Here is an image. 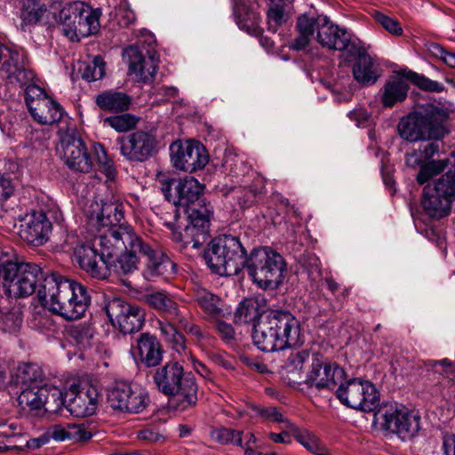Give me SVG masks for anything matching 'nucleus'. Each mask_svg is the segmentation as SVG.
Instances as JSON below:
<instances>
[{
	"label": "nucleus",
	"mask_w": 455,
	"mask_h": 455,
	"mask_svg": "<svg viewBox=\"0 0 455 455\" xmlns=\"http://www.w3.org/2000/svg\"><path fill=\"white\" fill-rule=\"evenodd\" d=\"M25 101L34 119L41 124H53L63 116L61 106L37 85L26 88Z\"/></svg>",
	"instance_id": "obj_14"
},
{
	"label": "nucleus",
	"mask_w": 455,
	"mask_h": 455,
	"mask_svg": "<svg viewBox=\"0 0 455 455\" xmlns=\"http://www.w3.org/2000/svg\"><path fill=\"white\" fill-rule=\"evenodd\" d=\"M119 239L130 242V236L126 234L104 233L100 234L95 239L96 245L78 244L74 251L76 262L92 278L104 280L108 277L107 259L111 258L116 250L124 246Z\"/></svg>",
	"instance_id": "obj_5"
},
{
	"label": "nucleus",
	"mask_w": 455,
	"mask_h": 455,
	"mask_svg": "<svg viewBox=\"0 0 455 455\" xmlns=\"http://www.w3.org/2000/svg\"><path fill=\"white\" fill-rule=\"evenodd\" d=\"M212 214L213 207L210 204L204 203L199 207H191L188 210V224L181 232L173 233V239L183 247L200 248L210 237V220Z\"/></svg>",
	"instance_id": "obj_8"
},
{
	"label": "nucleus",
	"mask_w": 455,
	"mask_h": 455,
	"mask_svg": "<svg viewBox=\"0 0 455 455\" xmlns=\"http://www.w3.org/2000/svg\"><path fill=\"white\" fill-rule=\"evenodd\" d=\"M315 20L317 30L316 41L322 47L335 51L350 48V38L346 29L335 25L324 15H318Z\"/></svg>",
	"instance_id": "obj_21"
},
{
	"label": "nucleus",
	"mask_w": 455,
	"mask_h": 455,
	"mask_svg": "<svg viewBox=\"0 0 455 455\" xmlns=\"http://www.w3.org/2000/svg\"><path fill=\"white\" fill-rule=\"evenodd\" d=\"M273 6L269 8L267 13L269 28L275 31L278 27L286 22V14L290 11L293 0H276L271 1Z\"/></svg>",
	"instance_id": "obj_42"
},
{
	"label": "nucleus",
	"mask_w": 455,
	"mask_h": 455,
	"mask_svg": "<svg viewBox=\"0 0 455 455\" xmlns=\"http://www.w3.org/2000/svg\"><path fill=\"white\" fill-rule=\"evenodd\" d=\"M105 75V62L100 56L94 57L92 62L87 65L83 72V78L89 81H97Z\"/></svg>",
	"instance_id": "obj_50"
},
{
	"label": "nucleus",
	"mask_w": 455,
	"mask_h": 455,
	"mask_svg": "<svg viewBox=\"0 0 455 455\" xmlns=\"http://www.w3.org/2000/svg\"><path fill=\"white\" fill-rule=\"evenodd\" d=\"M373 18L389 33L396 36L402 35L403 28L396 19L391 18L380 12H376L373 14Z\"/></svg>",
	"instance_id": "obj_53"
},
{
	"label": "nucleus",
	"mask_w": 455,
	"mask_h": 455,
	"mask_svg": "<svg viewBox=\"0 0 455 455\" xmlns=\"http://www.w3.org/2000/svg\"><path fill=\"white\" fill-rule=\"evenodd\" d=\"M448 119L449 113L445 109L430 105L403 117L398 124V132L402 139L410 142L442 140L450 132Z\"/></svg>",
	"instance_id": "obj_4"
},
{
	"label": "nucleus",
	"mask_w": 455,
	"mask_h": 455,
	"mask_svg": "<svg viewBox=\"0 0 455 455\" xmlns=\"http://www.w3.org/2000/svg\"><path fill=\"white\" fill-rule=\"evenodd\" d=\"M52 231V223L42 212H34L27 216L20 227V236L28 243L34 246H41L49 239Z\"/></svg>",
	"instance_id": "obj_22"
},
{
	"label": "nucleus",
	"mask_w": 455,
	"mask_h": 455,
	"mask_svg": "<svg viewBox=\"0 0 455 455\" xmlns=\"http://www.w3.org/2000/svg\"><path fill=\"white\" fill-rule=\"evenodd\" d=\"M408 89V84L402 78L387 81L381 97L383 106L392 108L396 103L403 101L407 97Z\"/></svg>",
	"instance_id": "obj_38"
},
{
	"label": "nucleus",
	"mask_w": 455,
	"mask_h": 455,
	"mask_svg": "<svg viewBox=\"0 0 455 455\" xmlns=\"http://www.w3.org/2000/svg\"><path fill=\"white\" fill-rule=\"evenodd\" d=\"M104 122L118 132H126L135 128L138 118L131 114H124L107 117Z\"/></svg>",
	"instance_id": "obj_49"
},
{
	"label": "nucleus",
	"mask_w": 455,
	"mask_h": 455,
	"mask_svg": "<svg viewBox=\"0 0 455 455\" xmlns=\"http://www.w3.org/2000/svg\"><path fill=\"white\" fill-rule=\"evenodd\" d=\"M215 327L224 340L230 341L235 339V331L231 324L223 321H217Z\"/></svg>",
	"instance_id": "obj_62"
},
{
	"label": "nucleus",
	"mask_w": 455,
	"mask_h": 455,
	"mask_svg": "<svg viewBox=\"0 0 455 455\" xmlns=\"http://www.w3.org/2000/svg\"><path fill=\"white\" fill-rule=\"evenodd\" d=\"M263 314L259 312V305L257 299L253 298H246L243 299L237 306L234 321L236 324H249L253 326L257 324L259 317Z\"/></svg>",
	"instance_id": "obj_40"
},
{
	"label": "nucleus",
	"mask_w": 455,
	"mask_h": 455,
	"mask_svg": "<svg viewBox=\"0 0 455 455\" xmlns=\"http://www.w3.org/2000/svg\"><path fill=\"white\" fill-rule=\"evenodd\" d=\"M134 355L147 367H154L163 360V348L156 336L145 332L136 339Z\"/></svg>",
	"instance_id": "obj_28"
},
{
	"label": "nucleus",
	"mask_w": 455,
	"mask_h": 455,
	"mask_svg": "<svg viewBox=\"0 0 455 455\" xmlns=\"http://www.w3.org/2000/svg\"><path fill=\"white\" fill-rule=\"evenodd\" d=\"M116 17L118 19L119 24L124 27L130 26L136 20L135 13L127 6H120L116 10Z\"/></svg>",
	"instance_id": "obj_59"
},
{
	"label": "nucleus",
	"mask_w": 455,
	"mask_h": 455,
	"mask_svg": "<svg viewBox=\"0 0 455 455\" xmlns=\"http://www.w3.org/2000/svg\"><path fill=\"white\" fill-rule=\"evenodd\" d=\"M336 395L342 404L367 412L374 411L379 402V393L373 384L358 378L345 381L336 389Z\"/></svg>",
	"instance_id": "obj_9"
},
{
	"label": "nucleus",
	"mask_w": 455,
	"mask_h": 455,
	"mask_svg": "<svg viewBox=\"0 0 455 455\" xmlns=\"http://www.w3.org/2000/svg\"><path fill=\"white\" fill-rule=\"evenodd\" d=\"M108 401L115 410L139 413L145 410L149 399L141 387L119 381L108 390Z\"/></svg>",
	"instance_id": "obj_13"
},
{
	"label": "nucleus",
	"mask_w": 455,
	"mask_h": 455,
	"mask_svg": "<svg viewBox=\"0 0 455 455\" xmlns=\"http://www.w3.org/2000/svg\"><path fill=\"white\" fill-rule=\"evenodd\" d=\"M296 30L298 36L291 42L290 48L296 51L304 50L309 45L315 30V18L306 14L299 15L297 18Z\"/></svg>",
	"instance_id": "obj_36"
},
{
	"label": "nucleus",
	"mask_w": 455,
	"mask_h": 455,
	"mask_svg": "<svg viewBox=\"0 0 455 455\" xmlns=\"http://www.w3.org/2000/svg\"><path fill=\"white\" fill-rule=\"evenodd\" d=\"M71 336L74 338L76 345L80 348H85L90 346L92 335L86 329L78 327L75 328L71 331Z\"/></svg>",
	"instance_id": "obj_58"
},
{
	"label": "nucleus",
	"mask_w": 455,
	"mask_h": 455,
	"mask_svg": "<svg viewBox=\"0 0 455 455\" xmlns=\"http://www.w3.org/2000/svg\"><path fill=\"white\" fill-rule=\"evenodd\" d=\"M449 168L447 172H451L455 178V151L451 152L446 158L442 160H432L427 165L424 166L417 175V181L419 184L427 182L432 177L441 173L445 169Z\"/></svg>",
	"instance_id": "obj_37"
},
{
	"label": "nucleus",
	"mask_w": 455,
	"mask_h": 455,
	"mask_svg": "<svg viewBox=\"0 0 455 455\" xmlns=\"http://www.w3.org/2000/svg\"><path fill=\"white\" fill-rule=\"evenodd\" d=\"M124 59L128 64L129 75L137 82L150 83L158 69L159 59L155 48L147 50V56L138 45H130L124 50Z\"/></svg>",
	"instance_id": "obj_18"
},
{
	"label": "nucleus",
	"mask_w": 455,
	"mask_h": 455,
	"mask_svg": "<svg viewBox=\"0 0 455 455\" xmlns=\"http://www.w3.org/2000/svg\"><path fill=\"white\" fill-rule=\"evenodd\" d=\"M72 394L74 396L69 399L67 408L74 417H88L96 411L99 401V392L96 387L90 386L76 393L72 391Z\"/></svg>",
	"instance_id": "obj_27"
},
{
	"label": "nucleus",
	"mask_w": 455,
	"mask_h": 455,
	"mask_svg": "<svg viewBox=\"0 0 455 455\" xmlns=\"http://www.w3.org/2000/svg\"><path fill=\"white\" fill-rule=\"evenodd\" d=\"M64 0H32V5L28 12L29 21H40L47 13L55 14L63 7Z\"/></svg>",
	"instance_id": "obj_41"
},
{
	"label": "nucleus",
	"mask_w": 455,
	"mask_h": 455,
	"mask_svg": "<svg viewBox=\"0 0 455 455\" xmlns=\"http://www.w3.org/2000/svg\"><path fill=\"white\" fill-rule=\"evenodd\" d=\"M14 192V185L8 174L0 173V203L7 200Z\"/></svg>",
	"instance_id": "obj_57"
},
{
	"label": "nucleus",
	"mask_w": 455,
	"mask_h": 455,
	"mask_svg": "<svg viewBox=\"0 0 455 455\" xmlns=\"http://www.w3.org/2000/svg\"><path fill=\"white\" fill-rule=\"evenodd\" d=\"M148 258L143 276L148 281H155L157 278H167L176 271V265L162 251L154 250L148 244V251L141 252Z\"/></svg>",
	"instance_id": "obj_26"
},
{
	"label": "nucleus",
	"mask_w": 455,
	"mask_h": 455,
	"mask_svg": "<svg viewBox=\"0 0 455 455\" xmlns=\"http://www.w3.org/2000/svg\"><path fill=\"white\" fill-rule=\"evenodd\" d=\"M22 323L21 313L19 309H12L2 314L0 318V329L4 332L17 333Z\"/></svg>",
	"instance_id": "obj_48"
},
{
	"label": "nucleus",
	"mask_w": 455,
	"mask_h": 455,
	"mask_svg": "<svg viewBox=\"0 0 455 455\" xmlns=\"http://www.w3.org/2000/svg\"><path fill=\"white\" fill-rule=\"evenodd\" d=\"M106 314L124 334L139 331L145 322V311L139 306L115 298L105 307Z\"/></svg>",
	"instance_id": "obj_15"
},
{
	"label": "nucleus",
	"mask_w": 455,
	"mask_h": 455,
	"mask_svg": "<svg viewBox=\"0 0 455 455\" xmlns=\"http://www.w3.org/2000/svg\"><path fill=\"white\" fill-rule=\"evenodd\" d=\"M345 378L346 373L341 367L336 364H323L318 358H312V364L305 381L309 387H315L317 390L323 388L333 390L344 384Z\"/></svg>",
	"instance_id": "obj_19"
},
{
	"label": "nucleus",
	"mask_w": 455,
	"mask_h": 455,
	"mask_svg": "<svg viewBox=\"0 0 455 455\" xmlns=\"http://www.w3.org/2000/svg\"><path fill=\"white\" fill-rule=\"evenodd\" d=\"M243 431L228 428L225 427H213L211 429V438L222 445L243 446Z\"/></svg>",
	"instance_id": "obj_44"
},
{
	"label": "nucleus",
	"mask_w": 455,
	"mask_h": 455,
	"mask_svg": "<svg viewBox=\"0 0 455 455\" xmlns=\"http://www.w3.org/2000/svg\"><path fill=\"white\" fill-rule=\"evenodd\" d=\"M109 233L114 235L119 233L126 234L130 236V242L120 240L124 248L116 250L111 258L107 259L108 267V276L113 272L116 275H126L138 269L139 257L138 253L148 251V243L134 230L132 227H121L111 230Z\"/></svg>",
	"instance_id": "obj_7"
},
{
	"label": "nucleus",
	"mask_w": 455,
	"mask_h": 455,
	"mask_svg": "<svg viewBox=\"0 0 455 455\" xmlns=\"http://www.w3.org/2000/svg\"><path fill=\"white\" fill-rule=\"evenodd\" d=\"M62 158L67 166L78 172L88 173L93 163L84 141L74 134H65L60 140Z\"/></svg>",
	"instance_id": "obj_20"
},
{
	"label": "nucleus",
	"mask_w": 455,
	"mask_h": 455,
	"mask_svg": "<svg viewBox=\"0 0 455 455\" xmlns=\"http://www.w3.org/2000/svg\"><path fill=\"white\" fill-rule=\"evenodd\" d=\"M146 302L154 309L164 312L175 320L180 313L184 309L181 308L173 299V298L163 291H155L146 295Z\"/></svg>",
	"instance_id": "obj_39"
},
{
	"label": "nucleus",
	"mask_w": 455,
	"mask_h": 455,
	"mask_svg": "<svg viewBox=\"0 0 455 455\" xmlns=\"http://www.w3.org/2000/svg\"><path fill=\"white\" fill-rule=\"evenodd\" d=\"M294 437L298 443L303 445L308 451L315 455H329L325 445L313 433L308 431L299 432L294 428Z\"/></svg>",
	"instance_id": "obj_46"
},
{
	"label": "nucleus",
	"mask_w": 455,
	"mask_h": 455,
	"mask_svg": "<svg viewBox=\"0 0 455 455\" xmlns=\"http://www.w3.org/2000/svg\"><path fill=\"white\" fill-rule=\"evenodd\" d=\"M167 201L175 205L191 208L199 207L196 204L203 193L204 186L195 178L171 179L165 174H158L156 180ZM204 205V203L202 204Z\"/></svg>",
	"instance_id": "obj_10"
},
{
	"label": "nucleus",
	"mask_w": 455,
	"mask_h": 455,
	"mask_svg": "<svg viewBox=\"0 0 455 455\" xmlns=\"http://www.w3.org/2000/svg\"><path fill=\"white\" fill-rule=\"evenodd\" d=\"M408 78L417 85L419 89L431 92H441L444 90V86L437 82L431 80L424 76H420L415 72H410Z\"/></svg>",
	"instance_id": "obj_51"
},
{
	"label": "nucleus",
	"mask_w": 455,
	"mask_h": 455,
	"mask_svg": "<svg viewBox=\"0 0 455 455\" xmlns=\"http://www.w3.org/2000/svg\"><path fill=\"white\" fill-rule=\"evenodd\" d=\"M384 429L396 434L403 440H410L420 430L421 418L419 412L389 404L378 412Z\"/></svg>",
	"instance_id": "obj_12"
},
{
	"label": "nucleus",
	"mask_w": 455,
	"mask_h": 455,
	"mask_svg": "<svg viewBox=\"0 0 455 455\" xmlns=\"http://www.w3.org/2000/svg\"><path fill=\"white\" fill-rule=\"evenodd\" d=\"M123 219V206L114 203H107L102 204L100 213L96 217V224L102 228H106L101 234L108 233L121 227H132L128 224H122Z\"/></svg>",
	"instance_id": "obj_33"
},
{
	"label": "nucleus",
	"mask_w": 455,
	"mask_h": 455,
	"mask_svg": "<svg viewBox=\"0 0 455 455\" xmlns=\"http://www.w3.org/2000/svg\"><path fill=\"white\" fill-rule=\"evenodd\" d=\"M46 275L30 262L6 260L0 264V281L9 296L27 298L38 291Z\"/></svg>",
	"instance_id": "obj_6"
},
{
	"label": "nucleus",
	"mask_w": 455,
	"mask_h": 455,
	"mask_svg": "<svg viewBox=\"0 0 455 455\" xmlns=\"http://www.w3.org/2000/svg\"><path fill=\"white\" fill-rule=\"evenodd\" d=\"M43 371L36 363H28L23 367L21 371V379L24 383L33 384L41 380Z\"/></svg>",
	"instance_id": "obj_55"
},
{
	"label": "nucleus",
	"mask_w": 455,
	"mask_h": 455,
	"mask_svg": "<svg viewBox=\"0 0 455 455\" xmlns=\"http://www.w3.org/2000/svg\"><path fill=\"white\" fill-rule=\"evenodd\" d=\"M420 153H422V156L426 163L431 162L430 160L439 153L440 147L436 142H430L424 146H421L419 148Z\"/></svg>",
	"instance_id": "obj_63"
},
{
	"label": "nucleus",
	"mask_w": 455,
	"mask_h": 455,
	"mask_svg": "<svg viewBox=\"0 0 455 455\" xmlns=\"http://www.w3.org/2000/svg\"><path fill=\"white\" fill-rule=\"evenodd\" d=\"M82 3V1H74L67 4L60 9L56 20L62 34L72 42H75L76 39L78 28L76 24L81 13Z\"/></svg>",
	"instance_id": "obj_30"
},
{
	"label": "nucleus",
	"mask_w": 455,
	"mask_h": 455,
	"mask_svg": "<svg viewBox=\"0 0 455 455\" xmlns=\"http://www.w3.org/2000/svg\"><path fill=\"white\" fill-rule=\"evenodd\" d=\"M188 315H189V313L187 312L186 308H184L180 313V315H178L175 318V321H177L180 323V327L187 333L193 335L194 337L196 338L197 340H201L204 337V333L198 325L188 321Z\"/></svg>",
	"instance_id": "obj_54"
},
{
	"label": "nucleus",
	"mask_w": 455,
	"mask_h": 455,
	"mask_svg": "<svg viewBox=\"0 0 455 455\" xmlns=\"http://www.w3.org/2000/svg\"><path fill=\"white\" fill-rule=\"evenodd\" d=\"M177 387L166 395L172 396V403L176 410L184 411L195 406L197 403V383L192 372H185L178 380Z\"/></svg>",
	"instance_id": "obj_25"
},
{
	"label": "nucleus",
	"mask_w": 455,
	"mask_h": 455,
	"mask_svg": "<svg viewBox=\"0 0 455 455\" xmlns=\"http://www.w3.org/2000/svg\"><path fill=\"white\" fill-rule=\"evenodd\" d=\"M348 52L355 58V63L353 65L355 79L364 85L373 84L379 75L378 73V68L366 50L363 47L351 44Z\"/></svg>",
	"instance_id": "obj_23"
},
{
	"label": "nucleus",
	"mask_w": 455,
	"mask_h": 455,
	"mask_svg": "<svg viewBox=\"0 0 455 455\" xmlns=\"http://www.w3.org/2000/svg\"><path fill=\"white\" fill-rule=\"evenodd\" d=\"M37 298L51 312L68 321L82 318L92 299L85 285L54 273L44 279Z\"/></svg>",
	"instance_id": "obj_2"
},
{
	"label": "nucleus",
	"mask_w": 455,
	"mask_h": 455,
	"mask_svg": "<svg viewBox=\"0 0 455 455\" xmlns=\"http://www.w3.org/2000/svg\"><path fill=\"white\" fill-rule=\"evenodd\" d=\"M120 154L129 162L142 163L157 152V140L154 133L136 131L117 139Z\"/></svg>",
	"instance_id": "obj_16"
},
{
	"label": "nucleus",
	"mask_w": 455,
	"mask_h": 455,
	"mask_svg": "<svg viewBox=\"0 0 455 455\" xmlns=\"http://www.w3.org/2000/svg\"><path fill=\"white\" fill-rule=\"evenodd\" d=\"M183 373L184 368L180 363L168 362L156 370L153 379L158 390L166 395L176 390L178 380Z\"/></svg>",
	"instance_id": "obj_29"
},
{
	"label": "nucleus",
	"mask_w": 455,
	"mask_h": 455,
	"mask_svg": "<svg viewBox=\"0 0 455 455\" xmlns=\"http://www.w3.org/2000/svg\"><path fill=\"white\" fill-rule=\"evenodd\" d=\"M454 198L455 178L451 172H447L435 181L433 188H425L422 206L430 217L440 219L450 213Z\"/></svg>",
	"instance_id": "obj_11"
},
{
	"label": "nucleus",
	"mask_w": 455,
	"mask_h": 455,
	"mask_svg": "<svg viewBox=\"0 0 455 455\" xmlns=\"http://www.w3.org/2000/svg\"><path fill=\"white\" fill-rule=\"evenodd\" d=\"M42 389L44 391L43 398V408L45 411L55 413L61 410L65 403L63 392L55 386L44 385Z\"/></svg>",
	"instance_id": "obj_43"
},
{
	"label": "nucleus",
	"mask_w": 455,
	"mask_h": 455,
	"mask_svg": "<svg viewBox=\"0 0 455 455\" xmlns=\"http://www.w3.org/2000/svg\"><path fill=\"white\" fill-rule=\"evenodd\" d=\"M427 371H432L434 374L445 376L443 378L442 384L444 386L443 395L448 399L455 401V371H453L452 363L448 359L440 361H428L425 363Z\"/></svg>",
	"instance_id": "obj_34"
},
{
	"label": "nucleus",
	"mask_w": 455,
	"mask_h": 455,
	"mask_svg": "<svg viewBox=\"0 0 455 455\" xmlns=\"http://www.w3.org/2000/svg\"><path fill=\"white\" fill-rule=\"evenodd\" d=\"M159 331L165 341L170 343L174 350L179 353L185 350L186 339L172 323L159 322Z\"/></svg>",
	"instance_id": "obj_47"
},
{
	"label": "nucleus",
	"mask_w": 455,
	"mask_h": 455,
	"mask_svg": "<svg viewBox=\"0 0 455 455\" xmlns=\"http://www.w3.org/2000/svg\"><path fill=\"white\" fill-rule=\"evenodd\" d=\"M262 417L265 419L272 421V422H283L287 424V427L291 429H294V426L290 423L288 420H286L283 417V415L276 410L275 407H269L267 409H264L261 411Z\"/></svg>",
	"instance_id": "obj_60"
},
{
	"label": "nucleus",
	"mask_w": 455,
	"mask_h": 455,
	"mask_svg": "<svg viewBox=\"0 0 455 455\" xmlns=\"http://www.w3.org/2000/svg\"><path fill=\"white\" fill-rule=\"evenodd\" d=\"M251 336L263 352L283 351L300 344V323L288 310L268 309L254 325Z\"/></svg>",
	"instance_id": "obj_3"
},
{
	"label": "nucleus",
	"mask_w": 455,
	"mask_h": 455,
	"mask_svg": "<svg viewBox=\"0 0 455 455\" xmlns=\"http://www.w3.org/2000/svg\"><path fill=\"white\" fill-rule=\"evenodd\" d=\"M44 391L41 387H29L23 390L18 397L19 404L22 409L30 411H37L43 408V398H44Z\"/></svg>",
	"instance_id": "obj_45"
},
{
	"label": "nucleus",
	"mask_w": 455,
	"mask_h": 455,
	"mask_svg": "<svg viewBox=\"0 0 455 455\" xmlns=\"http://www.w3.org/2000/svg\"><path fill=\"white\" fill-rule=\"evenodd\" d=\"M312 358H316L310 354L308 350H301L297 353H292L288 358L286 367L297 369L303 373L306 364L309 362L312 363Z\"/></svg>",
	"instance_id": "obj_52"
},
{
	"label": "nucleus",
	"mask_w": 455,
	"mask_h": 455,
	"mask_svg": "<svg viewBox=\"0 0 455 455\" xmlns=\"http://www.w3.org/2000/svg\"><path fill=\"white\" fill-rule=\"evenodd\" d=\"M204 259L220 275L234 276L246 268L252 282L263 290L277 289L284 279L286 263L283 256L267 247L254 249L249 257L236 236L224 235L210 243Z\"/></svg>",
	"instance_id": "obj_1"
},
{
	"label": "nucleus",
	"mask_w": 455,
	"mask_h": 455,
	"mask_svg": "<svg viewBox=\"0 0 455 455\" xmlns=\"http://www.w3.org/2000/svg\"><path fill=\"white\" fill-rule=\"evenodd\" d=\"M69 440L84 442L92 438V434L84 424H69Z\"/></svg>",
	"instance_id": "obj_56"
},
{
	"label": "nucleus",
	"mask_w": 455,
	"mask_h": 455,
	"mask_svg": "<svg viewBox=\"0 0 455 455\" xmlns=\"http://www.w3.org/2000/svg\"><path fill=\"white\" fill-rule=\"evenodd\" d=\"M2 71L11 83H26L29 78L30 72L27 69V59L23 51L4 48L1 57Z\"/></svg>",
	"instance_id": "obj_24"
},
{
	"label": "nucleus",
	"mask_w": 455,
	"mask_h": 455,
	"mask_svg": "<svg viewBox=\"0 0 455 455\" xmlns=\"http://www.w3.org/2000/svg\"><path fill=\"white\" fill-rule=\"evenodd\" d=\"M95 103L102 111L117 113L128 110L132 104V99L124 92L107 90L96 96Z\"/></svg>",
	"instance_id": "obj_31"
},
{
	"label": "nucleus",
	"mask_w": 455,
	"mask_h": 455,
	"mask_svg": "<svg viewBox=\"0 0 455 455\" xmlns=\"http://www.w3.org/2000/svg\"><path fill=\"white\" fill-rule=\"evenodd\" d=\"M101 11L100 9H92L84 2L82 3L81 13L78 17L76 26V39L79 42L82 38L96 34L100 30V18Z\"/></svg>",
	"instance_id": "obj_32"
},
{
	"label": "nucleus",
	"mask_w": 455,
	"mask_h": 455,
	"mask_svg": "<svg viewBox=\"0 0 455 455\" xmlns=\"http://www.w3.org/2000/svg\"><path fill=\"white\" fill-rule=\"evenodd\" d=\"M195 300L208 318H219L224 315L223 301L217 295L200 288L195 292Z\"/></svg>",
	"instance_id": "obj_35"
},
{
	"label": "nucleus",
	"mask_w": 455,
	"mask_h": 455,
	"mask_svg": "<svg viewBox=\"0 0 455 455\" xmlns=\"http://www.w3.org/2000/svg\"><path fill=\"white\" fill-rule=\"evenodd\" d=\"M428 163L429 162H427V163L425 162V160L422 156V153H420L419 149L414 150L411 153H408L405 156L406 165L411 168L419 167L420 168L419 172L422 170V168L424 166L427 165Z\"/></svg>",
	"instance_id": "obj_61"
},
{
	"label": "nucleus",
	"mask_w": 455,
	"mask_h": 455,
	"mask_svg": "<svg viewBox=\"0 0 455 455\" xmlns=\"http://www.w3.org/2000/svg\"><path fill=\"white\" fill-rule=\"evenodd\" d=\"M171 162L176 169L186 172L202 170L209 162V156L202 144L193 141H175L170 146Z\"/></svg>",
	"instance_id": "obj_17"
},
{
	"label": "nucleus",
	"mask_w": 455,
	"mask_h": 455,
	"mask_svg": "<svg viewBox=\"0 0 455 455\" xmlns=\"http://www.w3.org/2000/svg\"><path fill=\"white\" fill-rule=\"evenodd\" d=\"M250 170V167L245 164V162L239 158L235 157L234 159V164L230 165V172L233 176L239 178L241 176H244Z\"/></svg>",
	"instance_id": "obj_64"
}]
</instances>
